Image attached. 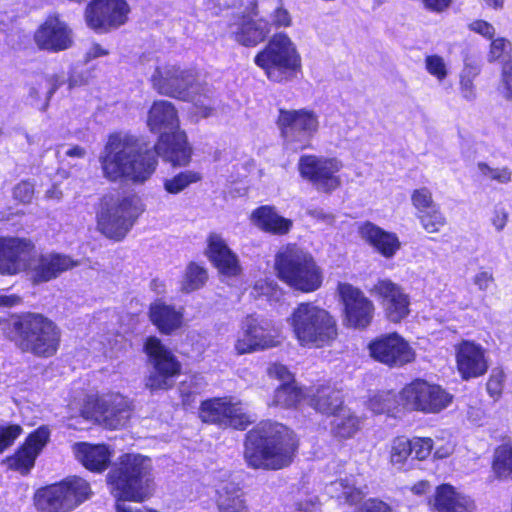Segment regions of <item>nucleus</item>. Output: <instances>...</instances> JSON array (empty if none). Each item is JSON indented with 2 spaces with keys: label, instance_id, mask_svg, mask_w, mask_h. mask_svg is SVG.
Wrapping results in <instances>:
<instances>
[{
  "label": "nucleus",
  "instance_id": "7",
  "mask_svg": "<svg viewBox=\"0 0 512 512\" xmlns=\"http://www.w3.org/2000/svg\"><path fill=\"white\" fill-rule=\"evenodd\" d=\"M254 63L273 82H288L296 77L302 67L301 55L296 44L284 32L275 33L254 57Z\"/></svg>",
  "mask_w": 512,
  "mask_h": 512
},
{
  "label": "nucleus",
  "instance_id": "38",
  "mask_svg": "<svg viewBox=\"0 0 512 512\" xmlns=\"http://www.w3.org/2000/svg\"><path fill=\"white\" fill-rule=\"evenodd\" d=\"M303 397L302 391L295 386V383H283L276 389L273 404L283 408L295 406Z\"/></svg>",
  "mask_w": 512,
  "mask_h": 512
},
{
  "label": "nucleus",
  "instance_id": "33",
  "mask_svg": "<svg viewBox=\"0 0 512 512\" xmlns=\"http://www.w3.org/2000/svg\"><path fill=\"white\" fill-rule=\"evenodd\" d=\"M219 512H249L244 493L235 483H226L217 491Z\"/></svg>",
  "mask_w": 512,
  "mask_h": 512
},
{
  "label": "nucleus",
  "instance_id": "49",
  "mask_svg": "<svg viewBox=\"0 0 512 512\" xmlns=\"http://www.w3.org/2000/svg\"><path fill=\"white\" fill-rule=\"evenodd\" d=\"M512 50L511 43L505 38L494 39L490 46L489 61H503L504 63L509 57Z\"/></svg>",
  "mask_w": 512,
  "mask_h": 512
},
{
  "label": "nucleus",
  "instance_id": "34",
  "mask_svg": "<svg viewBox=\"0 0 512 512\" xmlns=\"http://www.w3.org/2000/svg\"><path fill=\"white\" fill-rule=\"evenodd\" d=\"M252 218L257 226L274 234H285L292 226L290 220L279 216L274 208L270 206H262L256 209Z\"/></svg>",
  "mask_w": 512,
  "mask_h": 512
},
{
  "label": "nucleus",
  "instance_id": "63",
  "mask_svg": "<svg viewBox=\"0 0 512 512\" xmlns=\"http://www.w3.org/2000/svg\"><path fill=\"white\" fill-rule=\"evenodd\" d=\"M312 218L321 220L327 224H332L334 222V216L330 213H326L323 209L314 208L310 209L307 212Z\"/></svg>",
  "mask_w": 512,
  "mask_h": 512
},
{
  "label": "nucleus",
  "instance_id": "51",
  "mask_svg": "<svg viewBox=\"0 0 512 512\" xmlns=\"http://www.w3.org/2000/svg\"><path fill=\"white\" fill-rule=\"evenodd\" d=\"M425 68L429 74L442 81L447 76V67L444 59L439 55H429L425 58Z\"/></svg>",
  "mask_w": 512,
  "mask_h": 512
},
{
  "label": "nucleus",
  "instance_id": "56",
  "mask_svg": "<svg viewBox=\"0 0 512 512\" xmlns=\"http://www.w3.org/2000/svg\"><path fill=\"white\" fill-rule=\"evenodd\" d=\"M355 512H391V507L378 499L365 501Z\"/></svg>",
  "mask_w": 512,
  "mask_h": 512
},
{
  "label": "nucleus",
  "instance_id": "22",
  "mask_svg": "<svg viewBox=\"0 0 512 512\" xmlns=\"http://www.w3.org/2000/svg\"><path fill=\"white\" fill-rule=\"evenodd\" d=\"M338 291L344 304L348 325L355 328L367 327L374 314L373 302L360 289L348 283H340Z\"/></svg>",
  "mask_w": 512,
  "mask_h": 512
},
{
  "label": "nucleus",
  "instance_id": "12",
  "mask_svg": "<svg viewBox=\"0 0 512 512\" xmlns=\"http://www.w3.org/2000/svg\"><path fill=\"white\" fill-rule=\"evenodd\" d=\"M90 486L79 477H71L61 483L39 489L35 494V506L40 512H70L88 499Z\"/></svg>",
  "mask_w": 512,
  "mask_h": 512
},
{
  "label": "nucleus",
  "instance_id": "5",
  "mask_svg": "<svg viewBox=\"0 0 512 512\" xmlns=\"http://www.w3.org/2000/svg\"><path fill=\"white\" fill-rule=\"evenodd\" d=\"M111 494L118 502H143L154 490L151 460L140 454L119 457L107 475Z\"/></svg>",
  "mask_w": 512,
  "mask_h": 512
},
{
  "label": "nucleus",
  "instance_id": "13",
  "mask_svg": "<svg viewBox=\"0 0 512 512\" xmlns=\"http://www.w3.org/2000/svg\"><path fill=\"white\" fill-rule=\"evenodd\" d=\"M144 351L152 365V370L145 380L146 388L151 391L170 389L174 385V377L181 370L179 361L156 336L146 339Z\"/></svg>",
  "mask_w": 512,
  "mask_h": 512
},
{
  "label": "nucleus",
  "instance_id": "8",
  "mask_svg": "<svg viewBox=\"0 0 512 512\" xmlns=\"http://www.w3.org/2000/svg\"><path fill=\"white\" fill-rule=\"evenodd\" d=\"M295 338L302 346L323 347L337 336L336 322L325 309L300 303L288 319Z\"/></svg>",
  "mask_w": 512,
  "mask_h": 512
},
{
  "label": "nucleus",
  "instance_id": "60",
  "mask_svg": "<svg viewBox=\"0 0 512 512\" xmlns=\"http://www.w3.org/2000/svg\"><path fill=\"white\" fill-rule=\"evenodd\" d=\"M452 4V0H422L423 7L434 13H442Z\"/></svg>",
  "mask_w": 512,
  "mask_h": 512
},
{
  "label": "nucleus",
  "instance_id": "47",
  "mask_svg": "<svg viewBox=\"0 0 512 512\" xmlns=\"http://www.w3.org/2000/svg\"><path fill=\"white\" fill-rule=\"evenodd\" d=\"M411 202L417 210L416 214H421L423 211L425 212L439 206L433 200L432 192L427 187L415 189L411 194Z\"/></svg>",
  "mask_w": 512,
  "mask_h": 512
},
{
  "label": "nucleus",
  "instance_id": "62",
  "mask_svg": "<svg viewBox=\"0 0 512 512\" xmlns=\"http://www.w3.org/2000/svg\"><path fill=\"white\" fill-rule=\"evenodd\" d=\"M108 54H109L108 50L104 49L100 44L94 43L87 51V53L85 55V60L91 61L93 59H96V58L102 57V56H106Z\"/></svg>",
  "mask_w": 512,
  "mask_h": 512
},
{
  "label": "nucleus",
  "instance_id": "61",
  "mask_svg": "<svg viewBox=\"0 0 512 512\" xmlns=\"http://www.w3.org/2000/svg\"><path fill=\"white\" fill-rule=\"evenodd\" d=\"M22 299L16 294H5L0 291V307L11 308L21 304Z\"/></svg>",
  "mask_w": 512,
  "mask_h": 512
},
{
  "label": "nucleus",
  "instance_id": "48",
  "mask_svg": "<svg viewBox=\"0 0 512 512\" xmlns=\"http://www.w3.org/2000/svg\"><path fill=\"white\" fill-rule=\"evenodd\" d=\"M498 91L505 100L512 101V59L503 64Z\"/></svg>",
  "mask_w": 512,
  "mask_h": 512
},
{
  "label": "nucleus",
  "instance_id": "20",
  "mask_svg": "<svg viewBox=\"0 0 512 512\" xmlns=\"http://www.w3.org/2000/svg\"><path fill=\"white\" fill-rule=\"evenodd\" d=\"M371 356L390 367H400L415 359L409 343L397 333L380 336L369 344Z\"/></svg>",
  "mask_w": 512,
  "mask_h": 512
},
{
  "label": "nucleus",
  "instance_id": "53",
  "mask_svg": "<svg viewBox=\"0 0 512 512\" xmlns=\"http://www.w3.org/2000/svg\"><path fill=\"white\" fill-rule=\"evenodd\" d=\"M13 197L23 204L31 203L34 197V185L29 181L18 183L13 189Z\"/></svg>",
  "mask_w": 512,
  "mask_h": 512
},
{
  "label": "nucleus",
  "instance_id": "2",
  "mask_svg": "<svg viewBox=\"0 0 512 512\" xmlns=\"http://www.w3.org/2000/svg\"><path fill=\"white\" fill-rule=\"evenodd\" d=\"M296 449L290 429L280 423L263 421L246 434L244 459L254 469L279 470L291 464Z\"/></svg>",
  "mask_w": 512,
  "mask_h": 512
},
{
  "label": "nucleus",
  "instance_id": "24",
  "mask_svg": "<svg viewBox=\"0 0 512 512\" xmlns=\"http://www.w3.org/2000/svg\"><path fill=\"white\" fill-rule=\"evenodd\" d=\"M34 41L40 49L59 52L72 46L73 32L59 17L50 16L36 30Z\"/></svg>",
  "mask_w": 512,
  "mask_h": 512
},
{
  "label": "nucleus",
  "instance_id": "17",
  "mask_svg": "<svg viewBox=\"0 0 512 512\" xmlns=\"http://www.w3.org/2000/svg\"><path fill=\"white\" fill-rule=\"evenodd\" d=\"M254 11H236L229 16L227 32L229 36L245 47H254L269 35V25L264 18H255Z\"/></svg>",
  "mask_w": 512,
  "mask_h": 512
},
{
  "label": "nucleus",
  "instance_id": "6",
  "mask_svg": "<svg viewBox=\"0 0 512 512\" xmlns=\"http://www.w3.org/2000/svg\"><path fill=\"white\" fill-rule=\"evenodd\" d=\"M275 269L280 280L304 293L318 290L323 282V271L312 255L296 245H287L278 251Z\"/></svg>",
  "mask_w": 512,
  "mask_h": 512
},
{
  "label": "nucleus",
  "instance_id": "52",
  "mask_svg": "<svg viewBox=\"0 0 512 512\" xmlns=\"http://www.w3.org/2000/svg\"><path fill=\"white\" fill-rule=\"evenodd\" d=\"M411 455L418 460L426 459L432 451L433 441L431 438H418L410 439Z\"/></svg>",
  "mask_w": 512,
  "mask_h": 512
},
{
  "label": "nucleus",
  "instance_id": "23",
  "mask_svg": "<svg viewBox=\"0 0 512 512\" xmlns=\"http://www.w3.org/2000/svg\"><path fill=\"white\" fill-rule=\"evenodd\" d=\"M96 399L92 418L110 429H118L126 425L131 416L130 404L126 397L111 394Z\"/></svg>",
  "mask_w": 512,
  "mask_h": 512
},
{
  "label": "nucleus",
  "instance_id": "28",
  "mask_svg": "<svg viewBox=\"0 0 512 512\" xmlns=\"http://www.w3.org/2000/svg\"><path fill=\"white\" fill-rule=\"evenodd\" d=\"M360 237L385 258H392L401 247L395 233L387 232L372 222L359 227Z\"/></svg>",
  "mask_w": 512,
  "mask_h": 512
},
{
  "label": "nucleus",
  "instance_id": "54",
  "mask_svg": "<svg viewBox=\"0 0 512 512\" xmlns=\"http://www.w3.org/2000/svg\"><path fill=\"white\" fill-rule=\"evenodd\" d=\"M505 375L501 370H493L487 382V391L491 396H499L503 389Z\"/></svg>",
  "mask_w": 512,
  "mask_h": 512
},
{
  "label": "nucleus",
  "instance_id": "30",
  "mask_svg": "<svg viewBox=\"0 0 512 512\" xmlns=\"http://www.w3.org/2000/svg\"><path fill=\"white\" fill-rule=\"evenodd\" d=\"M73 452L83 466L94 472L106 470L111 462L113 452L104 444L92 445L86 442L75 443Z\"/></svg>",
  "mask_w": 512,
  "mask_h": 512
},
{
  "label": "nucleus",
  "instance_id": "25",
  "mask_svg": "<svg viewBox=\"0 0 512 512\" xmlns=\"http://www.w3.org/2000/svg\"><path fill=\"white\" fill-rule=\"evenodd\" d=\"M50 438V430L47 426H41L31 433L25 443L18 451L6 458L8 467L19 471L21 474H28L34 467L35 460Z\"/></svg>",
  "mask_w": 512,
  "mask_h": 512
},
{
  "label": "nucleus",
  "instance_id": "18",
  "mask_svg": "<svg viewBox=\"0 0 512 512\" xmlns=\"http://www.w3.org/2000/svg\"><path fill=\"white\" fill-rule=\"evenodd\" d=\"M276 334V329L270 321L252 315L247 316L242 322L235 350L238 354H246L275 347L278 343Z\"/></svg>",
  "mask_w": 512,
  "mask_h": 512
},
{
  "label": "nucleus",
  "instance_id": "57",
  "mask_svg": "<svg viewBox=\"0 0 512 512\" xmlns=\"http://www.w3.org/2000/svg\"><path fill=\"white\" fill-rule=\"evenodd\" d=\"M473 283L479 291L485 292L494 283L493 273L487 270L479 271L474 275Z\"/></svg>",
  "mask_w": 512,
  "mask_h": 512
},
{
  "label": "nucleus",
  "instance_id": "3",
  "mask_svg": "<svg viewBox=\"0 0 512 512\" xmlns=\"http://www.w3.org/2000/svg\"><path fill=\"white\" fill-rule=\"evenodd\" d=\"M34 245L30 240L0 238V273L17 274L29 270L35 283L50 281L61 273L79 265L78 261L63 254L33 257Z\"/></svg>",
  "mask_w": 512,
  "mask_h": 512
},
{
  "label": "nucleus",
  "instance_id": "44",
  "mask_svg": "<svg viewBox=\"0 0 512 512\" xmlns=\"http://www.w3.org/2000/svg\"><path fill=\"white\" fill-rule=\"evenodd\" d=\"M478 73L477 67L467 65L460 74V94L468 102L476 99L477 94L473 81Z\"/></svg>",
  "mask_w": 512,
  "mask_h": 512
},
{
  "label": "nucleus",
  "instance_id": "9",
  "mask_svg": "<svg viewBox=\"0 0 512 512\" xmlns=\"http://www.w3.org/2000/svg\"><path fill=\"white\" fill-rule=\"evenodd\" d=\"M141 213L137 197L105 195L97 212L98 230L110 239L122 240Z\"/></svg>",
  "mask_w": 512,
  "mask_h": 512
},
{
  "label": "nucleus",
  "instance_id": "32",
  "mask_svg": "<svg viewBox=\"0 0 512 512\" xmlns=\"http://www.w3.org/2000/svg\"><path fill=\"white\" fill-rule=\"evenodd\" d=\"M307 401L316 411L327 415H335L343 408L340 391L331 387L318 388L316 393L308 396Z\"/></svg>",
  "mask_w": 512,
  "mask_h": 512
},
{
  "label": "nucleus",
  "instance_id": "31",
  "mask_svg": "<svg viewBox=\"0 0 512 512\" xmlns=\"http://www.w3.org/2000/svg\"><path fill=\"white\" fill-rule=\"evenodd\" d=\"M149 318L161 333L169 335L182 326L183 313L174 306L155 302L150 305Z\"/></svg>",
  "mask_w": 512,
  "mask_h": 512
},
{
  "label": "nucleus",
  "instance_id": "45",
  "mask_svg": "<svg viewBox=\"0 0 512 512\" xmlns=\"http://www.w3.org/2000/svg\"><path fill=\"white\" fill-rule=\"evenodd\" d=\"M395 399L391 391L379 392L370 398L368 407L375 414L389 413L395 408Z\"/></svg>",
  "mask_w": 512,
  "mask_h": 512
},
{
  "label": "nucleus",
  "instance_id": "39",
  "mask_svg": "<svg viewBox=\"0 0 512 512\" xmlns=\"http://www.w3.org/2000/svg\"><path fill=\"white\" fill-rule=\"evenodd\" d=\"M201 180V175L197 172L186 170L172 178L165 179L164 189L170 194H178L187 188L190 184Z\"/></svg>",
  "mask_w": 512,
  "mask_h": 512
},
{
  "label": "nucleus",
  "instance_id": "58",
  "mask_svg": "<svg viewBox=\"0 0 512 512\" xmlns=\"http://www.w3.org/2000/svg\"><path fill=\"white\" fill-rule=\"evenodd\" d=\"M469 29L489 39L493 38L495 35V28L493 25L484 20L473 21L469 24Z\"/></svg>",
  "mask_w": 512,
  "mask_h": 512
},
{
  "label": "nucleus",
  "instance_id": "59",
  "mask_svg": "<svg viewBox=\"0 0 512 512\" xmlns=\"http://www.w3.org/2000/svg\"><path fill=\"white\" fill-rule=\"evenodd\" d=\"M509 214L507 210L502 206H496L493 210V215L491 218L492 225L494 228L500 232L502 231L507 222H508Z\"/></svg>",
  "mask_w": 512,
  "mask_h": 512
},
{
  "label": "nucleus",
  "instance_id": "19",
  "mask_svg": "<svg viewBox=\"0 0 512 512\" xmlns=\"http://www.w3.org/2000/svg\"><path fill=\"white\" fill-rule=\"evenodd\" d=\"M200 417L204 422L244 430L251 422L242 403L232 402L227 398H215L204 401L200 409Z\"/></svg>",
  "mask_w": 512,
  "mask_h": 512
},
{
  "label": "nucleus",
  "instance_id": "4",
  "mask_svg": "<svg viewBox=\"0 0 512 512\" xmlns=\"http://www.w3.org/2000/svg\"><path fill=\"white\" fill-rule=\"evenodd\" d=\"M5 333L19 350L40 358L54 356L61 341L59 327L39 313L12 316L6 324Z\"/></svg>",
  "mask_w": 512,
  "mask_h": 512
},
{
  "label": "nucleus",
  "instance_id": "35",
  "mask_svg": "<svg viewBox=\"0 0 512 512\" xmlns=\"http://www.w3.org/2000/svg\"><path fill=\"white\" fill-rule=\"evenodd\" d=\"M252 218L257 226L274 234H285L292 226L290 220L279 216L274 208L270 206H262L256 209Z\"/></svg>",
  "mask_w": 512,
  "mask_h": 512
},
{
  "label": "nucleus",
  "instance_id": "26",
  "mask_svg": "<svg viewBox=\"0 0 512 512\" xmlns=\"http://www.w3.org/2000/svg\"><path fill=\"white\" fill-rule=\"evenodd\" d=\"M457 368L464 380L484 375L488 370L484 349L474 342L463 341L456 351Z\"/></svg>",
  "mask_w": 512,
  "mask_h": 512
},
{
  "label": "nucleus",
  "instance_id": "41",
  "mask_svg": "<svg viewBox=\"0 0 512 512\" xmlns=\"http://www.w3.org/2000/svg\"><path fill=\"white\" fill-rule=\"evenodd\" d=\"M411 455L410 439L404 436L396 437L390 444V462L397 468H402Z\"/></svg>",
  "mask_w": 512,
  "mask_h": 512
},
{
  "label": "nucleus",
  "instance_id": "50",
  "mask_svg": "<svg viewBox=\"0 0 512 512\" xmlns=\"http://www.w3.org/2000/svg\"><path fill=\"white\" fill-rule=\"evenodd\" d=\"M22 432L23 429L18 424L0 425V453L10 447Z\"/></svg>",
  "mask_w": 512,
  "mask_h": 512
},
{
  "label": "nucleus",
  "instance_id": "43",
  "mask_svg": "<svg viewBox=\"0 0 512 512\" xmlns=\"http://www.w3.org/2000/svg\"><path fill=\"white\" fill-rule=\"evenodd\" d=\"M208 278L207 271L195 264L190 263L182 282V290L189 293L201 288Z\"/></svg>",
  "mask_w": 512,
  "mask_h": 512
},
{
  "label": "nucleus",
  "instance_id": "16",
  "mask_svg": "<svg viewBox=\"0 0 512 512\" xmlns=\"http://www.w3.org/2000/svg\"><path fill=\"white\" fill-rule=\"evenodd\" d=\"M129 13L126 0H92L85 8L84 18L95 32L107 33L124 25Z\"/></svg>",
  "mask_w": 512,
  "mask_h": 512
},
{
  "label": "nucleus",
  "instance_id": "55",
  "mask_svg": "<svg viewBox=\"0 0 512 512\" xmlns=\"http://www.w3.org/2000/svg\"><path fill=\"white\" fill-rule=\"evenodd\" d=\"M268 374L271 377L279 379L283 383H294L293 375L289 369L282 364L274 363L270 365L268 368Z\"/></svg>",
  "mask_w": 512,
  "mask_h": 512
},
{
  "label": "nucleus",
  "instance_id": "37",
  "mask_svg": "<svg viewBox=\"0 0 512 512\" xmlns=\"http://www.w3.org/2000/svg\"><path fill=\"white\" fill-rule=\"evenodd\" d=\"M492 471L498 479H512V443L502 444L495 450Z\"/></svg>",
  "mask_w": 512,
  "mask_h": 512
},
{
  "label": "nucleus",
  "instance_id": "14",
  "mask_svg": "<svg viewBox=\"0 0 512 512\" xmlns=\"http://www.w3.org/2000/svg\"><path fill=\"white\" fill-rule=\"evenodd\" d=\"M399 398L407 410L436 414L450 405L453 395L440 385L416 379L400 391Z\"/></svg>",
  "mask_w": 512,
  "mask_h": 512
},
{
  "label": "nucleus",
  "instance_id": "40",
  "mask_svg": "<svg viewBox=\"0 0 512 512\" xmlns=\"http://www.w3.org/2000/svg\"><path fill=\"white\" fill-rule=\"evenodd\" d=\"M479 176L484 180L508 184L512 181V171L508 167H492L487 162L480 161L476 165Z\"/></svg>",
  "mask_w": 512,
  "mask_h": 512
},
{
  "label": "nucleus",
  "instance_id": "11",
  "mask_svg": "<svg viewBox=\"0 0 512 512\" xmlns=\"http://www.w3.org/2000/svg\"><path fill=\"white\" fill-rule=\"evenodd\" d=\"M276 124L284 145L295 151L308 148L320 126L319 115L307 108L279 109Z\"/></svg>",
  "mask_w": 512,
  "mask_h": 512
},
{
  "label": "nucleus",
  "instance_id": "1",
  "mask_svg": "<svg viewBox=\"0 0 512 512\" xmlns=\"http://www.w3.org/2000/svg\"><path fill=\"white\" fill-rule=\"evenodd\" d=\"M151 132L160 134L155 151L126 133L111 134L99 156L102 175L110 182L142 184L155 172L157 155L173 166H186L191 159V148L186 134L179 130L178 113L173 103L155 101L147 117Z\"/></svg>",
  "mask_w": 512,
  "mask_h": 512
},
{
  "label": "nucleus",
  "instance_id": "64",
  "mask_svg": "<svg viewBox=\"0 0 512 512\" xmlns=\"http://www.w3.org/2000/svg\"><path fill=\"white\" fill-rule=\"evenodd\" d=\"M86 154V149L79 145L72 146L65 151V155L70 158L83 159Z\"/></svg>",
  "mask_w": 512,
  "mask_h": 512
},
{
  "label": "nucleus",
  "instance_id": "46",
  "mask_svg": "<svg viewBox=\"0 0 512 512\" xmlns=\"http://www.w3.org/2000/svg\"><path fill=\"white\" fill-rule=\"evenodd\" d=\"M269 20H266L269 25V33L271 29L288 28L292 25V16L288 9L284 7L283 0H277L275 8L268 15Z\"/></svg>",
  "mask_w": 512,
  "mask_h": 512
},
{
  "label": "nucleus",
  "instance_id": "36",
  "mask_svg": "<svg viewBox=\"0 0 512 512\" xmlns=\"http://www.w3.org/2000/svg\"><path fill=\"white\" fill-rule=\"evenodd\" d=\"M359 426V418L350 409L343 407L334 415L331 430L335 436L350 438L358 431Z\"/></svg>",
  "mask_w": 512,
  "mask_h": 512
},
{
  "label": "nucleus",
  "instance_id": "10",
  "mask_svg": "<svg viewBox=\"0 0 512 512\" xmlns=\"http://www.w3.org/2000/svg\"><path fill=\"white\" fill-rule=\"evenodd\" d=\"M152 88L159 94L191 101L196 105L204 103L197 99L202 90L192 69L182 67L176 62H158L150 75Z\"/></svg>",
  "mask_w": 512,
  "mask_h": 512
},
{
  "label": "nucleus",
  "instance_id": "21",
  "mask_svg": "<svg viewBox=\"0 0 512 512\" xmlns=\"http://www.w3.org/2000/svg\"><path fill=\"white\" fill-rule=\"evenodd\" d=\"M372 293L380 301L386 317L398 323L410 313V297L405 289L390 279H379L372 289Z\"/></svg>",
  "mask_w": 512,
  "mask_h": 512
},
{
  "label": "nucleus",
  "instance_id": "42",
  "mask_svg": "<svg viewBox=\"0 0 512 512\" xmlns=\"http://www.w3.org/2000/svg\"><path fill=\"white\" fill-rule=\"evenodd\" d=\"M422 228L428 233H438L447 223L445 215L442 213L440 206L433 209L423 211L416 214Z\"/></svg>",
  "mask_w": 512,
  "mask_h": 512
},
{
  "label": "nucleus",
  "instance_id": "15",
  "mask_svg": "<svg viewBox=\"0 0 512 512\" xmlns=\"http://www.w3.org/2000/svg\"><path fill=\"white\" fill-rule=\"evenodd\" d=\"M297 168L300 176L311 183L318 192L330 194L342 184L338 173L343 168V163L338 158L302 155Z\"/></svg>",
  "mask_w": 512,
  "mask_h": 512
},
{
  "label": "nucleus",
  "instance_id": "29",
  "mask_svg": "<svg viewBox=\"0 0 512 512\" xmlns=\"http://www.w3.org/2000/svg\"><path fill=\"white\" fill-rule=\"evenodd\" d=\"M433 506L437 512H474L476 507L470 496L450 484H442L436 488Z\"/></svg>",
  "mask_w": 512,
  "mask_h": 512
},
{
  "label": "nucleus",
  "instance_id": "27",
  "mask_svg": "<svg viewBox=\"0 0 512 512\" xmlns=\"http://www.w3.org/2000/svg\"><path fill=\"white\" fill-rule=\"evenodd\" d=\"M208 257L223 276H236L241 271L237 256L218 234L213 233L208 238Z\"/></svg>",
  "mask_w": 512,
  "mask_h": 512
}]
</instances>
